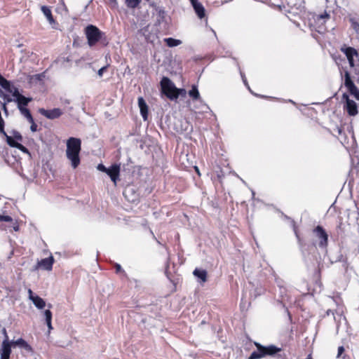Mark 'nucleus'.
Listing matches in <instances>:
<instances>
[{
	"instance_id": "f257e3e1",
	"label": "nucleus",
	"mask_w": 359,
	"mask_h": 359,
	"mask_svg": "<svg viewBox=\"0 0 359 359\" xmlns=\"http://www.w3.org/2000/svg\"><path fill=\"white\" fill-rule=\"evenodd\" d=\"M84 33L90 47L95 46L98 42H101L104 45H107L108 43L105 34L95 25H88L85 28Z\"/></svg>"
},
{
	"instance_id": "f03ea898",
	"label": "nucleus",
	"mask_w": 359,
	"mask_h": 359,
	"mask_svg": "<svg viewBox=\"0 0 359 359\" xmlns=\"http://www.w3.org/2000/svg\"><path fill=\"white\" fill-rule=\"evenodd\" d=\"M254 344L257 351H253L248 359H259L266 356H273L282 351V348L275 345L264 346L258 342H255Z\"/></svg>"
},
{
	"instance_id": "7ed1b4c3",
	"label": "nucleus",
	"mask_w": 359,
	"mask_h": 359,
	"mask_svg": "<svg viewBox=\"0 0 359 359\" xmlns=\"http://www.w3.org/2000/svg\"><path fill=\"white\" fill-rule=\"evenodd\" d=\"M161 86L162 92L171 100L178 98V95L176 93L177 88L171 80L168 77H163L161 81Z\"/></svg>"
},
{
	"instance_id": "20e7f679",
	"label": "nucleus",
	"mask_w": 359,
	"mask_h": 359,
	"mask_svg": "<svg viewBox=\"0 0 359 359\" xmlns=\"http://www.w3.org/2000/svg\"><path fill=\"white\" fill-rule=\"evenodd\" d=\"M97 169L102 172H104L110 177V180H118L119 174L121 172V165L118 163H113L109 167L107 168L102 163L97 166Z\"/></svg>"
},
{
	"instance_id": "39448f33",
	"label": "nucleus",
	"mask_w": 359,
	"mask_h": 359,
	"mask_svg": "<svg viewBox=\"0 0 359 359\" xmlns=\"http://www.w3.org/2000/svg\"><path fill=\"white\" fill-rule=\"evenodd\" d=\"M313 233L318 239L320 248H327L328 245V234L322 226L318 225L313 229Z\"/></svg>"
},
{
	"instance_id": "423d86ee",
	"label": "nucleus",
	"mask_w": 359,
	"mask_h": 359,
	"mask_svg": "<svg viewBox=\"0 0 359 359\" xmlns=\"http://www.w3.org/2000/svg\"><path fill=\"white\" fill-rule=\"evenodd\" d=\"M81 141L79 138L69 137L67 140L66 153H80Z\"/></svg>"
},
{
	"instance_id": "0eeeda50",
	"label": "nucleus",
	"mask_w": 359,
	"mask_h": 359,
	"mask_svg": "<svg viewBox=\"0 0 359 359\" xmlns=\"http://www.w3.org/2000/svg\"><path fill=\"white\" fill-rule=\"evenodd\" d=\"M342 99L346 101L344 109L346 110L348 115L353 116L358 114V111L356 103L353 100L349 99V97L346 93L343 94Z\"/></svg>"
},
{
	"instance_id": "6e6552de",
	"label": "nucleus",
	"mask_w": 359,
	"mask_h": 359,
	"mask_svg": "<svg viewBox=\"0 0 359 359\" xmlns=\"http://www.w3.org/2000/svg\"><path fill=\"white\" fill-rule=\"evenodd\" d=\"M4 332L6 339L3 341L1 348L0 350V359H10V355L11 353V343L8 341V337L5 329H4Z\"/></svg>"
},
{
	"instance_id": "1a4fd4ad",
	"label": "nucleus",
	"mask_w": 359,
	"mask_h": 359,
	"mask_svg": "<svg viewBox=\"0 0 359 359\" xmlns=\"http://www.w3.org/2000/svg\"><path fill=\"white\" fill-rule=\"evenodd\" d=\"M39 112L48 119L57 118L62 114V111L59 108H54L53 109L40 108Z\"/></svg>"
},
{
	"instance_id": "9d476101",
	"label": "nucleus",
	"mask_w": 359,
	"mask_h": 359,
	"mask_svg": "<svg viewBox=\"0 0 359 359\" xmlns=\"http://www.w3.org/2000/svg\"><path fill=\"white\" fill-rule=\"evenodd\" d=\"M54 262V257L50 255L48 258L42 259L41 261H39L37 262L36 269L41 268L46 271H51Z\"/></svg>"
},
{
	"instance_id": "9b49d317",
	"label": "nucleus",
	"mask_w": 359,
	"mask_h": 359,
	"mask_svg": "<svg viewBox=\"0 0 359 359\" xmlns=\"http://www.w3.org/2000/svg\"><path fill=\"white\" fill-rule=\"evenodd\" d=\"M341 50L343 53H344V54L346 55V56L348 60V63H349L350 66L351 67H354L353 57L358 55L356 50L351 47H347V48H341Z\"/></svg>"
},
{
	"instance_id": "f8f14e48",
	"label": "nucleus",
	"mask_w": 359,
	"mask_h": 359,
	"mask_svg": "<svg viewBox=\"0 0 359 359\" xmlns=\"http://www.w3.org/2000/svg\"><path fill=\"white\" fill-rule=\"evenodd\" d=\"M123 194L126 199L130 202H135L138 198V194L134 191L133 188L130 184H128L126 187Z\"/></svg>"
},
{
	"instance_id": "ddd939ff",
	"label": "nucleus",
	"mask_w": 359,
	"mask_h": 359,
	"mask_svg": "<svg viewBox=\"0 0 359 359\" xmlns=\"http://www.w3.org/2000/svg\"><path fill=\"white\" fill-rule=\"evenodd\" d=\"M28 292L29 299L32 301L36 307L39 309H42L45 307L46 302L41 297L37 295L34 296L31 289H29Z\"/></svg>"
},
{
	"instance_id": "4468645a",
	"label": "nucleus",
	"mask_w": 359,
	"mask_h": 359,
	"mask_svg": "<svg viewBox=\"0 0 359 359\" xmlns=\"http://www.w3.org/2000/svg\"><path fill=\"white\" fill-rule=\"evenodd\" d=\"M350 228L349 224H344L341 221L339 222L338 226H337V236L340 237L341 238H344L347 236L348 232V229Z\"/></svg>"
},
{
	"instance_id": "2eb2a0df",
	"label": "nucleus",
	"mask_w": 359,
	"mask_h": 359,
	"mask_svg": "<svg viewBox=\"0 0 359 359\" xmlns=\"http://www.w3.org/2000/svg\"><path fill=\"white\" fill-rule=\"evenodd\" d=\"M190 1L198 17L201 19L204 18L205 15V8L198 0H190Z\"/></svg>"
},
{
	"instance_id": "dca6fc26",
	"label": "nucleus",
	"mask_w": 359,
	"mask_h": 359,
	"mask_svg": "<svg viewBox=\"0 0 359 359\" xmlns=\"http://www.w3.org/2000/svg\"><path fill=\"white\" fill-rule=\"evenodd\" d=\"M66 156L73 168H76L80 164L79 153H66Z\"/></svg>"
},
{
	"instance_id": "f3484780",
	"label": "nucleus",
	"mask_w": 359,
	"mask_h": 359,
	"mask_svg": "<svg viewBox=\"0 0 359 359\" xmlns=\"http://www.w3.org/2000/svg\"><path fill=\"white\" fill-rule=\"evenodd\" d=\"M138 105L143 119L147 121L148 117V107L143 97H140L138 98Z\"/></svg>"
},
{
	"instance_id": "a211bd4d",
	"label": "nucleus",
	"mask_w": 359,
	"mask_h": 359,
	"mask_svg": "<svg viewBox=\"0 0 359 359\" xmlns=\"http://www.w3.org/2000/svg\"><path fill=\"white\" fill-rule=\"evenodd\" d=\"M41 10L42 13H43V15L47 18V20L48 21V22L53 25L52 26L53 28H55V27L54 25L56 24V22L53 17L52 12H51L50 7L46 6H42L41 7Z\"/></svg>"
},
{
	"instance_id": "6ab92c4d",
	"label": "nucleus",
	"mask_w": 359,
	"mask_h": 359,
	"mask_svg": "<svg viewBox=\"0 0 359 359\" xmlns=\"http://www.w3.org/2000/svg\"><path fill=\"white\" fill-rule=\"evenodd\" d=\"M10 343H11V346L12 345L14 346H18L25 348L27 351H32V346L29 344H28V343L22 338H20V339H17L16 341H13Z\"/></svg>"
},
{
	"instance_id": "aec40b11",
	"label": "nucleus",
	"mask_w": 359,
	"mask_h": 359,
	"mask_svg": "<svg viewBox=\"0 0 359 359\" xmlns=\"http://www.w3.org/2000/svg\"><path fill=\"white\" fill-rule=\"evenodd\" d=\"M344 86L349 90H355V85L353 82L351 78V75L348 71L344 72Z\"/></svg>"
},
{
	"instance_id": "412c9836",
	"label": "nucleus",
	"mask_w": 359,
	"mask_h": 359,
	"mask_svg": "<svg viewBox=\"0 0 359 359\" xmlns=\"http://www.w3.org/2000/svg\"><path fill=\"white\" fill-rule=\"evenodd\" d=\"M193 274L201 279L202 282L205 283L207 281L208 273L205 270L196 268L194 269Z\"/></svg>"
},
{
	"instance_id": "4be33fe9",
	"label": "nucleus",
	"mask_w": 359,
	"mask_h": 359,
	"mask_svg": "<svg viewBox=\"0 0 359 359\" xmlns=\"http://www.w3.org/2000/svg\"><path fill=\"white\" fill-rule=\"evenodd\" d=\"M31 97H26L24 95H21L17 99H15V102L18 104V108L19 107H25V106H27L29 102L32 101Z\"/></svg>"
},
{
	"instance_id": "5701e85b",
	"label": "nucleus",
	"mask_w": 359,
	"mask_h": 359,
	"mask_svg": "<svg viewBox=\"0 0 359 359\" xmlns=\"http://www.w3.org/2000/svg\"><path fill=\"white\" fill-rule=\"evenodd\" d=\"M164 41L166 43L167 46L169 47H175L180 45L182 41L179 39H175L173 38H165L164 39Z\"/></svg>"
},
{
	"instance_id": "b1692460",
	"label": "nucleus",
	"mask_w": 359,
	"mask_h": 359,
	"mask_svg": "<svg viewBox=\"0 0 359 359\" xmlns=\"http://www.w3.org/2000/svg\"><path fill=\"white\" fill-rule=\"evenodd\" d=\"M189 95L193 100H198L201 98L200 93L196 86H192V88L189 91Z\"/></svg>"
},
{
	"instance_id": "393cba45",
	"label": "nucleus",
	"mask_w": 359,
	"mask_h": 359,
	"mask_svg": "<svg viewBox=\"0 0 359 359\" xmlns=\"http://www.w3.org/2000/svg\"><path fill=\"white\" fill-rule=\"evenodd\" d=\"M142 0H126L125 3L127 7L130 8H135L141 3Z\"/></svg>"
},
{
	"instance_id": "a878e982",
	"label": "nucleus",
	"mask_w": 359,
	"mask_h": 359,
	"mask_svg": "<svg viewBox=\"0 0 359 359\" xmlns=\"http://www.w3.org/2000/svg\"><path fill=\"white\" fill-rule=\"evenodd\" d=\"M345 348L343 346H340L338 347L337 350V358H341V359H350V357L347 354H344V355H342V353H344Z\"/></svg>"
},
{
	"instance_id": "bb28decb",
	"label": "nucleus",
	"mask_w": 359,
	"mask_h": 359,
	"mask_svg": "<svg viewBox=\"0 0 359 359\" xmlns=\"http://www.w3.org/2000/svg\"><path fill=\"white\" fill-rule=\"evenodd\" d=\"M4 135L6 137V142L9 146H11V147L17 148V147L19 144L18 142L15 141L12 137L8 135L6 133V135Z\"/></svg>"
},
{
	"instance_id": "cd10ccee",
	"label": "nucleus",
	"mask_w": 359,
	"mask_h": 359,
	"mask_svg": "<svg viewBox=\"0 0 359 359\" xmlns=\"http://www.w3.org/2000/svg\"><path fill=\"white\" fill-rule=\"evenodd\" d=\"M10 86V82L0 74V86L6 90L9 89Z\"/></svg>"
},
{
	"instance_id": "c85d7f7f",
	"label": "nucleus",
	"mask_w": 359,
	"mask_h": 359,
	"mask_svg": "<svg viewBox=\"0 0 359 359\" xmlns=\"http://www.w3.org/2000/svg\"><path fill=\"white\" fill-rule=\"evenodd\" d=\"M6 91L11 93L13 97H15V99L21 95V94L19 93V90L17 88L10 86V88L8 90H6Z\"/></svg>"
},
{
	"instance_id": "c756f323",
	"label": "nucleus",
	"mask_w": 359,
	"mask_h": 359,
	"mask_svg": "<svg viewBox=\"0 0 359 359\" xmlns=\"http://www.w3.org/2000/svg\"><path fill=\"white\" fill-rule=\"evenodd\" d=\"M44 316L46 324H49L50 321L52 320V312L49 309L46 310L44 311Z\"/></svg>"
},
{
	"instance_id": "7c9ffc66",
	"label": "nucleus",
	"mask_w": 359,
	"mask_h": 359,
	"mask_svg": "<svg viewBox=\"0 0 359 359\" xmlns=\"http://www.w3.org/2000/svg\"><path fill=\"white\" fill-rule=\"evenodd\" d=\"M18 109L20 111L21 114L24 116L25 118L31 115L29 110L26 107H19Z\"/></svg>"
},
{
	"instance_id": "2f4dec72",
	"label": "nucleus",
	"mask_w": 359,
	"mask_h": 359,
	"mask_svg": "<svg viewBox=\"0 0 359 359\" xmlns=\"http://www.w3.org/2000/svg\"><path fill=\"white\" fill-rule=\"evenodd\" d=\"M350 21L351 22L352 28L355 31L357 34H359V24L352 18L350 20Z\"/></svg>"
},
{
	"instance_id": "473e14b6",
	"label": "nucleus",
	"mask_w": 359,
	"mask_h": 359,
	"mask_svg": "<svg viewBox=\"0 0 359 359\" xmlns=\"http://www.w3.org/2000/svg\"><path fill=\"white\" fill-rule=\"evenodd\" d=\"M114 268L115 269L116 273H125L124 270L119 264L115 263L114 264Z\"/></svg>"
},
{
	"instance_id": "72a5a7b5",
	"label": "nucleus",
	"mask_w": 359,
	"mask_h": 359,
	"mask_svg": "<svg viewBox=\"0 0 359 359\" xmlns=\"http://www.w3.org/2000/svg\"><path fill=\"white\" fill-rule=\"evenodd\" d=\"M12 135L14 139H15L16 140L21 141L22 140V137L18 131L13 130Z\"/></svg>"
},
{
	"instance_id": "f704fd0d",
	"label": "nucleus",
	"mask_w": 359,
	"mask_h": 359,
	"mask_svg": "<svg viewBox=\"0 0 359 359\" xmlns=\"http://www.w3.org/2000/svg\"><path fill=\"white\" fill-rule=\"evenodd\" d=\"M0 222H13V218L8 215H0Z\"/></svg>"
},
{
	"instance_id": "c9c22d12",
	"label": "nucleus",
	"mask_w": 359,
	"mask_h": 359,
	"mask_svg": "<svg viewBox=\"0 0 359 359\" xmlns=\"http://www.w3.org/2000/svg\"><path fill=\"white\" fill-rule=\"evenodd\" d=\"M350 93L359 100V89L355 86V90H349Z\"/></svg>"
},
{
	"instance_id": "e433bc0d",
	"label": "nucleus",
	"mask_w": 359,
	"mask_h": 359,
	"mask_svg": "<svg viewBox=\"0 0 359 359\" xmlns=\"http://www.w3.org/2000/svg\"><path fill=\"white\" fill-rule=\"evenodd\" d=\"M17 149H18L25 154H29V150L25 146L20 143L18 144Z\"/></svg>"
},
{
	"instance_id": "4c0bfd02",
	"label": "nucleus",
	"mask_w": 359,
	"mask_h": 359,
	"mask_svg": "<svg viewBox=\"0 0 359 359\" xmlns=\"http://www.w3.org/2000/svg\"><path fill=\"white\" fill-rule=\"evenodd\" d=\"M176 93H177L178 97L179 96L184 97L186 95V94H187V92H186V90L184 89L177 88Z\"/></svg>"
},
{
	"instance_id": "58836bf2",
	"label": "nucleus",
	"mask_w": 359,
	"mask_h": 359,
	"mask_svg": "<svg viewBox=\"0 0 359 359\" xmlns=\"http://www.w3.org/2000/svg\"><path fill=\"white\" fill-rule=\"evenodd\" d=\"M108 68V65L107 66H104L102 67V68H100L98 72H97V74L100 77H102L103 76V73L104 72H105Z\"/></svg>"
},
{
	"instance_id": "ea45409f",
	"label": "nucleus",
	"mask_w": 359,
	"mask_h": 359,
	"mask_svg": "<svg viewBox=\"0 0 359 359\" xmlns=\"http://www.w3.org/2000/svg\"><path fill=\"white\" fill-rule=\"evenodd\" d=\"M109 4L112 8H116L118 6V2L116 0H109Z\"/></svg>"
},
{
	"instance_id": "a19ab883",
	"label": "nucleus",
	"mask_w": 359,
	"mask_h": 359,
	"mask_svg": "<svg viewBox=\"0 0 359 359\" xmlns=\"http://www.w3.org/2000/svg\"><path fill=\"white\" fill-rule=\"evenodd\" d=\"M330 18V15L327 12H325L323 14H321V15H318V19H324V18Z\"/></svg>"
},
{
	"instance_id": "79ce46f5",
	"label": "nucleus",
	"mask_w": 359,
	"mask_h": 359,
	"mask_svg": "<svg viewBox=\"0 0 359 359\" xmlns=\"http://www.w3.org/2000/svg\"><path fill=\"white\" fill-rule=\"evenodd\" d=\"M30 130L32 132H36L37 130V125L35 123L31 124Z\"/></svg>"
},
{
	"instance_id": "37998d69",
	"label": "nucleus",
	"mask_w": 359,
	"mask_h": 359,
	"mask_svg": "<svg viewBox=\"0 0 359 359\" xmlns=\"http://www.w3.org/2000/svg\"><path fill=\"white\" fill-rule=\"evenodd\" d=\"M27 119V121L32 124L33 123H34V118L32 116V114L30 116H29L28 117L26 118Z\"/></svg>"
},
{
	"instance_id": "c03bdc74",
	"label": "nucleus",
	"mask_w": 359,
	"mask_h": 359,
	"mask_svg": "<svg viewBox=\"0 0 359 359\" xmlns=\"http://www.w3.org/2000/svg\"><path fill=\"white\" fill-rule=\"evenodd\" d=\"M4 99L6 100L7 102H11L15 101V100H13L12 98L9 97L8 96H5Z\"/></svg>"
},
{
	"instance_id": "a18cd8bd",
	"label": "nucleus",
	"mask_w": 359,
	"mask_h": 359,
	"mask_svg": "<svg viewBox=\"0 0 359 359\" xmlns=\"http://www.w3.org/2000/svg\"><path fill=\"white\" fill-rule=\"evenodd\" d=\"M3 110L5 112V114L7 115L8 114V109H7V107L6 106V104H4V105H3Z\"/></svg>"
},
{
	"instance_id": "49530a36",
	"label": "nucleus",
	"mask_w": 359,
	"mask_h": 359,
	"mask_svg": "<svg viewBox=\"0 0 359 359\" xmlns=\"http://www.w3.org/2000/svg\"><path fill=\"white\" fill-rule=\"evenodd\" d=\"M337 133H338V134H339V135L342 134V131H343V130H342V128H340V127H337Z\"/></svg>"
},
{
	"instance_id": "de8ad7c7",
	"label": "nucleus",
	"mask_w": 359,
	"mask_h": 359,
	"mask_svg": "<svg viewBox=\"0 0 359 359\" xmlns=\"http://www.w3.org/2000/svg\"><path fill=\"white\" fill-rule=\"evenodd\" d=\"M241 76H242V79H243V81L245 85H248L247 81H246V79H245V76L242 73H241Z\"/></svg>"
},
{
	"instance_id": "09e8293b",
	"label": "nucleus",
	"mask_w": 359,
	"mask_h": 359,
	"mask_svg": "<svg viewBox=\"0 0 359 359\" xmlns=\"http://www.w3.org/2000/svg\"><path fill=\"white\" fill-rule=\"evenodd\" d=\"M13 229L15 231H18L19 230V226L18 224L15 225L13 226Z\"/></svg>"
},
{
	"instance_id": "8fccbe9b",
	"label": "nucleus",
	"mask_w": 359,
	"mask_h": 359,
	"mask_svg": "<svg viewBox=\"0 0 359 359\" xmlns=\"http://www.w3.org/2000/svg\"><path fill=\"white\" fill-rule=\"evenodd\" d=\"M46 325L48 327L49 330L53 329L51 321H50L49 324H46Z\"/></svg>"
},
{
	"instance_id": "3c124183",
	"label": "nucleus",
	"mask_w": 359,
	"mask_h": 359,
	"mask_svg": "<svg viewBox=\"0 0 359 359\" xmlns=\"http://www.w3.org/2000/svg\"><path fill=\"white\" fill-rule=\"evenodd\" d=\"M194 169L197 171V172L198 173V175H200L199 170H198V168L194 167Z\"/></svg>"
},
{
	"instance_id": "603ef678",
	"label": "nucleus",
	"mask_w": 359,
	"mask_h": 359,
	"mask_svg": "<svg viewBox=\"0 0 359 359\" xmlns=\"http://www.w3.org/2000/svg\"><path fill=\"white\" fill-rule=\"evenodd\" d=\"M159 14H160V15H161V14H162V15H163V14H164V11H163L160 10V11H159Z\"/></svg>"
},
{
	"instance_id": "864d4df0",
	"label": "nucleus",
	"mask_w": 359,
	"mask_h": 359,
	"mask_svg": "<svg viewBox=\"0 0 359 359\" xmlns=\"http://www.w3.org/2000/svg\"><path fill=\"white\" fill-rule=\"evenodd\" d=\"M114 183V186H116V180L113 181Z\"/></svg>"
},
{
	"instance_id": "5fc2aeb1",
	"label": "nucleus",
	"mask_w": 359,
	"mask_h": 359,
	"mask_svg": "<svg viewBox=\"0 0 359 359\" xmlns=\"http://www.w3.org/2000/svg\"><path fill=\"white\" fill-rule=\"evenodd\" d=\"M48 307L51 308L52 307L51 304H48Z\"/></svg>"
}]
</instances>
